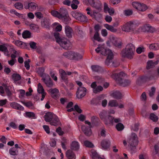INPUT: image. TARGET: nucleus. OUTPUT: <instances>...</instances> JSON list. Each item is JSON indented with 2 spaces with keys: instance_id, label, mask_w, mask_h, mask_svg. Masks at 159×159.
<instances>
[{
  "instance_id": "obj_1",
  "label": "nucleus",
  "mask_w": 159,
  "mask_h": 159,
  "mask_svg": "<svg viewBox=\"0 0 159 159\" xmlns=\"http://www.w3.org/2000/svg\"><path fill=\"white\" fill-rule=\"evenodd\" d=\"M125 75V74L121 72L119 73H113L111 76L115 77V79L116 80L117 83L123 87H125L129 85L131 83V81L128 79H125L123 77Z\"/></svg>"
},
{
  "instance_id": "obj_2",
  "label": "nucleus",
  "mask_w": 159,
  "mask_h": 159,
  "mask_svg": "<svg viewBox=\"0 0 159 159\" xmlns=\"http://www.w3.org/2000/svg\"><path fill=\"white\" fill-rule=\"evenodd\" d=\"M135 51L134 45L129 43L127 45L125 50H122L121 55L123 57L131 59L133 58Z\"/></svg>"
},
{
  "instance_id": "obj_3",
  "label": "nucleus",
  "mask_w": 159,
  "mask_h": 159,
  "mask_svg": "<svg viewBox=\"0 0 159 159\" xmlns=\"http://www.w3.org/2000/svg\"><path fill=\"white\" fill-rule=\"evenodd\" d=\"M95 50L97 53H98L101 52L102 55L107 56L105 61V63L107 66H109L110 61H111V60L114 57L113 53L109 49H105L103 48L100 47H98L97 48L95 49Z\"/></svg>"
},
{
  "instance_id": "obj_4",
  "label": "nucleus",
  "mask_w": 159,
  "mask_h": 159,
  "mask_svg": "<svg viewBox=\"0 0 159 159\" xmlns=\"http://www.w3.org/2000/svg\"><path fill=\"white\" fill-rule=\"evenodd\" d=\"M127 142L130 146L131 149L134 151L139 143L137 135L134 133H132L130 138L127 140Z\"/></svg>"
},
{
  "instance_id": "obj_5",
  "label": "nucleus",
  "mask_w": 159,
  "mask_h": 159,
  "mask_svg": "<svg viewBox=\"0 0 159 159\" xmlns=\"http://www.w3.org/2000/svg\"><path fill=\"white\" fill-rule=\"evenodd\" d=\"M136 25L131 22H129L125 24L123 26L122 29L123 31L126 32L134 31L135 33H137L139 31L136 30Z\"/></svg>"
},
{
  "instance_id": "obj_6",
  "label": "nucleus",
  "mask_w": 159,
  "mask_h": 159,
  "mask_svg": "<svg viewBox=\"0 0 159 159\" xmlns=\"http://www.w3.org/2000/svg\"><path fill=\"white\" fill-rule=\"evenodd\" d=\"M51 13L53 16L59 19L62 18L68 15L67 10L64 8H61L59 11L52 10L51 11Z\"/></svg>"
},
{
  "instance_id": "obj_7",
  "label": "nucleus",
  "mask_w": 159,
  "mask_h": 159,
  "mask_svg": "<svg viewBox=\"0 0 159 159\" xmlns=\"http://www.w3.org/2000/svg\"><path fill=\"white\" fill-rule=\"evenodd\" d=\"M85 123L88 124L89 126H87L85 125H83L81 127L82 130L86 136H90L92 134V131L91 129V128L92 127L91 123L88 120H86L85 121Z\"/></svg>"
},
{
  "instance_id": "obj_8",
  "label": "nucleus",
  "mask_w": 159,
  "mask_h": 159,
  "mask_svg": "<svg viewBox=\"0 0 159 159\" xmlns=\"http://www.w3.org/2000/svg\"><path fill=\"white\" fill-rule=\"evenodd\" d=\"M87 89L84 87H79L76 93V96L78 99L82 98L86 94Z\"/></svg>"
},
{
  "instance_id": "obj_9",
  "label": "nucleus",
  "mask_w": 159,
  "mask_h": 159,
  "mask_svg": "<svg viewBox=\"0 0 159 159\" xmlns=\"http://www.w3.org/2000/svg\"><path fill=\"white\" fill-rule=\"evenodd\" d=\"M89 3L92 7L97 10L100 11L101 9L102 4L99 0H87Z\"/></svg>"
},
{
  "instance_id": "obj_10",
  "label": "nucleus",
  "mask_w": 159,
  "mask_h": 159,
  "mask_svg": "<svg viewBox=\"0 0 159 159\" xmlns=\"http://www.w3.org/2000/svg\"><path fill=\"white\" fill-rule=\"evenodd\" d=\"M139 30L143 32H148L151 33H153L155 31V29L149 25H146L140 27Z\"/></svg>"
},
{
  "instance_id": "obj_11",
  "label": "nucleus",
  "mask_w": 159,
  "mask_h": 159,
  "mask_svg": "<svg viewBox=\"0 0 159 159\" xmlns=\"http://www.w3.org/2000/svg\"><path fill=\"white\" fill-rule=\"evenodd\" d=\"M104 99V96L102 95H100L96 98H93L91 101V104L95 106L100 105L102 100Z\"/></svg>"
},
{
  "instance_id": "obj_12",
  "label": "nucleus",
  "mask_w": 159,
  "mask_h": 159,
  "mask_svg": "<svg viewBox=\"0 0 159 159\" xmlns=\"http://www.w3.org/2000/svg\"><path fill=\"white\" fill-rule=\"evenodd\" d=\"M42 80L47 86L48 87H52L53 83L49 75L45 74L43 77Z\"/></svg>"
},
{
  "instance_id": "obj_13",
  "label": "nucleus",
  "mask_w": 159,
  "mask_h": 159,
  "mask_svg": "<svg viewBox=\"0 0 159 159\" xmlns=\"http://www.w3.org/2000/svg\"><path fill=\"white\" fill-rule=\"evenodd\" d=\"M67 39L66 38H61L57 43L64 49H68L70 48L69 44L67 43Z\"/></svg>"
},
{
  "instance_id": "obj_14",
  "label": "nucleus",
  "mask_w": 159,
  "mask_h": 159,
  "mask_svg": "<svg viewBox=\"0 0 159 159\" xmlns=\"http://www.w3.org/2000/svg\"><path fill=\"white\" fill-rule=\"evenodd\" d=\"M76 16L75 18L78 20L82 22H87L88 19L87 17L80 13H77L75 14Z\"/></svg>"
},
{
  "instance_id": "obj_15",
  "label": "nucleus",
  "mask_w": 159,
  "mask_h": 159,
  "mask_svg": "<svg viewBox=\"0 0 159 159\" xmlns=\"http://www.w3.org/2000/svg\"><path fill=\"white\" fill-rule=\"evenodd\" d=\"M110 40L113 45L116 47L120 48L121 45V42L118 41L117 38L113 36H111L110 37Z\"/></svg>"
},
{
  "instance_id": "obj_16",
  "label": "nucleus",
  "mask_w": 159,
  "mask_h": 159,
  "mask_svg": "<svg viewBox=\"0 0 159 159\" xmlns=\"http://www.w3.org/2000/svg\"><path fill=\"white\" fill-rule=\"evenodd\" d=\"M65 32L68 38H71L72 37L73 31L71 27L67 25H66L65 27Z\"/></svg>"
},
{
  "instance_id": "obj_17",
  "label": "nucleus",
  "mask_w": 159,
  "mask_h": 159,
  "mask_svg": "<svg viewBox=\"0 0 159 159\" xmlns=\"http://www.w3.org/2000/svg\"><path fill=\"white\" fill-rule=\"evenodd\" d=\"M56 116L51 112H47L44 116L45 120L47 122H50Z\"/></svg>"
},
{
  "instance_id": "obj_18",
  "label": "nucleus",
  "mask_w": 159,
  "mask_h": 159,
  "mask_svg": "<svg viewBox=\"0 0 159 159\" xmlns=\"http://www.w3.org/2000/svg\"><path fill=\"white\" fill-rule=\"evenodd\" d=\"M10 106L13 108L19 111H23L24 108L20 104L16 102H12L10 103Z\"/></svg>"
},
{
  "instance_id": "obj_19",
  "label": "nucleus",
  "mask_w": 159,
  "mask_h": 159,
  "mask_svg": "<svg viewBox=\"0 0 159 159\" xmlns=\"http://www.w3.org/2000/svg\"><path fill=\"white\" fill-rule=\"evenodd\" d=\"M66 156L68 159H75L76 155L72 150L69 149L67 151L66 153Z\"/></svg>"
},
{
  "instance_id": "obj_20",
  "label": "nucleus",
  "mask_w": 159,
  "mask_h": 159,
  "mask_svg": "<svg viewBox=\"0 0 159 159\" xmlns=\"http://www.w3.org/2000/svg\"><path fill=\"white\" fill-rule=\"evenodd\" d=\"M110 145V142L109 140L103 139L101 142V146L104 149L109 148Z\"/></svg>"
},
{
  "instance_id": "obj_21",
  "label": "nucleus",
  "mask_w": 159,
  "mask_h": 159,
  "mask_svg": "<svg viewBox=\"0 0 159 159\" xmlns=\"http://www.w3.org/2000/svg\"><path fill=\"white\" fill-rule=\"evenodd\" d=\"M50 90L51 97L55 99L58 98L59 95L58 90L56 88L53 89H51Z\"/></svg>"
},
{
  "instance_id": "obj_22",
  "label": "nucleus",
  "mask_w": 159,
  "mask_h": 159,
  "mask_svg": "<svg viewBox=\"0 0 159 159\" xmlns=\"http://www.w3.org/2000/svg\"><path fill=\"white\" fill-rule=\"evenodd\" d=\"M49 19L47 18H45L41 21V25L44 28L49 29L50 24Z\"/></svg>"
},
{
  "instance_id": "obj_23",
  "label": "nucleus",
  "mask_w": 159,
  "mask_h": 159,
  "mask_svg": "<svg viewBox=\"0 0 159 159\" xmlns=\"http://www.w3.org/2000/svg\"><path fill=\"white\" fill-rule=\"evenodd\" d=\"M80 148V145L78 142L74 141H73L70 144V149L71 150L78 151Z\"/></svg>"
},
{
  "instance_id": "obj_24",
  "label": "nucleus",
  "mask_w": 159,
  "mask_h": 159,
  "mask_svg": "<svg viewBox=\"0 0 159 159\" xmlns=\"http://www.w3.org/2000/svg\"><path fill=\"white\" fill-rule=\"evenodd\" d=\"M59 71L61 79L66 83H68V78L66 72L62 69L60 70Z\"/></svg>"
},
{
  "instance_id": "obj_25",
  "label": "nucleus",
  "mask_w": 159,
  "mask_h": 159,
  "mask_svg": "<svg viewBox=\"0 0 159 159\" xmlns=\"http://www.w3.org/2000/svg\"><path fill=\"white\" fill-rule=\"evenodd\" d=\"M50 124L52 125L57 126L58 125H60L61 123L58 117L56 116H55L53 120H52L50 122Z\"/></svg>"
},
{
  "instance_id": "obj_26",
  "label": "nucleus",
  "mask_w": 159,
  "mask_h": 159,
  "mask_svg": "<svg viewBox=\"0 0 159 159\" xmlns=\"http://www.w3.org/2000/svg\"><path fill=\"white\" fill-rule=\"evenodd\" d=\"M158 60H157L154 62H153L152 60L148 61L147 62V66H146L147 69H149L151 68L154 67L156 65L158 64Z\"/></svg>"
},
{
  "instance_id": "obj_27",
  "label": "nucleus",
  "mask_w": 159,
  "mask_h": 159,
  "mask_svg": "<svg viewBox=\"0 0 159 159\" xmlns=\"http://www.w3.org/2000/svg\"><path fill=\"white\" fill-rule=\"evenodd\" d=\"M111 95L113 98L117 99H120L123 97L121 93L119 91L114 92Z\"/></svg>"
},
{
  "instance_id": "obj_28",
  "label": "nucleus",
  "mask_w": 159,
  "mask_h": 159,
  "mask_svg": "<svg viewBox=\"0 0 159 159\" xmlns=\"http://www.w3.org/2000/svg\"><path fill=\"white\" fill-rule=\"evenodd\" d=\"M114 117L112 116H108L106 117L105 120H104V122L106 125L111 124L113 125V122Z\"/></svg>"
},
{
  "instance_id": "obj_29",
  "label": "nucleus",
  "mask_w": 159,
  "mask_h": 159,
  "mask_svg": "<svg viewBox=\"0 0 159 159\" xmlns=\"http://www.w3.org/2000/svg\"><path fill=\"white\" fill-rule=\"evenodd\" d=\"M91 68L93 71L95 72H100L102 70V68L98 65H92L91 66Z\"/></svg>"
},
{
  "instance_id": "obj_30",
  "label": "nucleus",
  "mask_w": 159,
  "mask_h": 159,
  "mask_svg": "<svg viewBox=\"0 0 159 159\" xmlns=\"http://www.w3.org/2000/svg\"><path fill=\"white\" fill-rule=\"evenodd\" d=\"M12 78L14 83H16V82L20 80L21 79L20 75L18 74H13L12 75Z\"/></svg>"
},
{
  "instance_id": "obj_31",
  "label": "nucleus",
  "mask_w": 159,
  "mask_h": 159,
  "mask_svg": "<svg viewBox=\"0 0 159 159\" xmlns=\"http://www.w3.org/2000/svg\"><path fill=\"white\" fill-rule=\"evenodd\" d=\"M72 60H78L82 59V57L80 54L75 52H73V56H72Z\"/></svg>"
},
{
  "instance_id": "obj_32",
  "label": "nucleus",
  "mask_w": 159,
  "mask_h": 159,
  "mask_svg": "<svg viewBox=\"0 0 159 159\" xmlns=\"http://www.w3.org/2000/svg\"><path fill=\"white\" fill-rule=\"evenodd\" d=\"M104 26L108 30L112 32H116L117 31V29L114 28L113 25H109L107 24L104 25Z\"/></svg>"
},
{
  "instance_id": "obj_33",
  "label": "nucleus",
  "mask_w": 159,
  "mask_h": 159,
  "mask_svg": "<svg viewBox=\"0 0 159 159\" xmlns=\"http://www.w3.org/2000/svg\"><path fill=\"white\" fill-rule=\"evenodd\" d=\"M7 45V44H3L0 45V51L3 52L5 54L6 52H8Z\"/></svg>"
},
{
  "instance_id": "obj_34",
  "label": "nucleus",
  "mask_w": 159,
  "mask_h": 159,
  "mask_svg": "<svg viewBox=\"0 0 159 159\" xmlns=\"http://www.w3.org/2000/svg\"><path fill=\"white\" fill-rule=\"evenodd\" d=\"M108 106L111 107H116L119 106V104L116 100H113L109 102Z\"/></svg>"
},
{
  "instance_id": "obj_35",
  "label": "nucleus",
  "mask_w": 159,
  "mask_h": 159,
  "mask_svg": "<svg viewBox=\"0 0 159 159\" xmlns=\"http://www.w3.org/2000/svg\"><path fill=\"white\" fill-rule=\"evenodd\" d=\"M9 153L11 155L16 156L18 154V152L16 149L14 147H12L10 149Z\"/></svg>"
},
{
  "instance_id": "obj_36",
  "label": "nucleus",
  "mask_w": 159,
  "mask_h": 159,
  "mask_svg": "<svg viewBox=\"0 0 159 159\" xmlns=\"http://www.w3.org/2000/svg\"><path fill=\"white\" fill-rule=\"evenodd\" d=\"M153 77L152 76H151L149 77L145 76L141 77L138 80V82L139 81H149L153 78ZM137 84H138V82H137Z\"/></svg>"
},
{
  "instance_id": "obj_37",
  "label": "nucleus",
  "mask_w": 159,
  "mask_h": 159,
  "mask_svg": "<svg viewBox=\"0 0 159 159\" xmlns=\"http://www.w3.org/2000/svg\"><path fill=\"white\" fill-rule=\"evenodd\" d=\"M28 4L29 10L31 11L36 10V7H38L37 4L34 2H31L29 3Z\"/></svg>"
},
{
  "instance_id": "obj_38",
  "label": "nucleus",
  "mask_w": 159,
  "mask_h": 159,
  "mask_svg": "<svg viewBox=\"0 0 159 159\" xmlns=\"http://www.w3.org/2000/svg\"><path fill=\"white\" fill-rule=\"evenodd\" d=\"M73 52H66L63 54V55L66 58L72 60Z\"/></svg>"
},
{
  "instance_id": "obj_39",
  "label": "nucleus",
  "mask_w": 159,
  "mask_h": 159,
  "mask_svg": "<svg viewBox=\"0 0 159 159\" xmlns=\"http://www.w3.org/2000/svg\"><path fill=\"white\" fill-rule=\"evenodd\" d=\"M103 90V88L101 86H98L96 88L93 89V93H100Z\"/></svg>"
},
{
  "instance_id": "obj_40",
  "label": "nucleus",
  "mask_w": 159,
  "mask_h": 159,
  "mask_svg": "<svg viewBox=\"0 0 159 159\" xmlns=\"http://www.w3.org/2000/svg\"><path fill=\"white\" fill-rule=\"evenodd\" d=\"M22 36L25 39L30 38L31 36V33L28 30H25L23 33Z\"/></svg>"
},
{
  "instance_id": "obj_41",
  "label": "nucleus",
  "mask_w": 159,
  "mask_h": 159,
  "mask_svg": "<svg viewBox=\"0 0 159 159\" xmlns=\"http://www.w3.org/2000/svg\"><path fill=\"white\" fill-rule=\"evenodd\" d=\"M149 118L154 122H157L158 119V117L153 113L150 114Z\"/></svg>"
},
{
  "instance_id": "obj_42",
  "label": "nucleus",
  "mask_w": 159,
  "mask_h": 159,
  "mask_svg": "<svg viewBox=\"0 0 159 159\" xmlns=\"http://www.w3.org/2000/svg\"><path fill=\"white\" fill-rule=\"evenodd\" d=\"M149 48L151 49L156 50L159 49V45L157 43L152 44L149 46Z\"/></svg>"
},
{
  "instance_id": "obj_43",
  "label": "nucleus",
  "mask_w": 159,
  "mask_h": 159,
  "mask_svg": "<svg viewBox=\"0 0 159 159\" xmlns=\"http://www.w3.org/2000/svg\"><path fill=\"white\" fill-rule=\"evenodd\" d=\"M147 9L148 7L145 5L140 3L139 7L138 10L141 11H145Z\"/></svg>"
},
{
  "instance_id": "obj_44",
  "label": "nucleus",
  "mask_w": 159,
  "mask_h": 159,
  "mask_svg": "<svg viewBox=\"0 0 159 159\" xmlns=\"http://www.w3.org/2000/svg\"><path fill=\"white\" fill-rule=\"evenodd\" d=\"M96 80L98 83L100 84H102L105 82V80L103 78H102L101 76H96L95 77Z\"/></svg>"
},
{
  "instance_id": "obj_45",
  "label": "nucleus",
  "mask_w": 159,
  "mask_h": 159,
  "mask_svg": "<svg viewBox=\"0 0 159 159\" xmlns=\"http://www.w3.org/2000/svg\"><path fill=\"white\" fill-rule=\"evenodd\" d=\"M116 128L118 131H120L124 129V126L122 124L118 123L116 125Z\"/></svg>"
},
{
  "instance_id": "obj_46",
  "label": "nucleus",
  "mask_w": 159,
  "mask_h": 159,
  "mask_svg": "<svg viewBox=\"0 0 159 159\" xmlns=\"http://www.w3.org/2000/svg\"><path fill=\"white\" fill-rule=\"evenodd\" d=\"M106 112L105 111H102L99 114L100 118L104 121V120H105L106 117Z\"/></svg>"
},
{
  "instance_id": "obj_47",
  "label": "nucleus",
  "mask_w": 159,
  "mask_h": 159,
  "mask_svg": "<svg viewBox=\"0 0 159 159\" xmlns=\"http://www.w3.org/2000/svg\"><path fill=\"white\" fill-rule=\"evenodd\" d=\"M84 143L85 146L87 147L92 148L94 147L93 144L89 141H84Z\"/></svg>"
},
{
  "instance_id": "obj_48",
  "label": "nucleus",
  "mask_w": 159,
  "mask_h": 159,
  "mask_svg": "<svg viewBox=\"0 0 159 159\" xmlns=\"http://www.w3.org/2000/svg\"><path fill=\"white\" fill-rule=\"evenodd\" d=\"M92 153V157L93 159H96L97 158L98 159L99 157L100 156L97 152L95 151H93L91 152Z\"/></svg>"
},
{
  "instance_id": "obj_49",
  "label": "nucleus",
  "mask_w": 159,
  "mask_h": 159,
  "mask_svg": "<svg viewBox=\"0 0 159 159\" xmlns=\"http://www.w3.org/2000/svg\"><path fill=\"white\" fill-rule=\"evenodd\" d=\"M14 6L16 8L19 10L22 9L23 8V4L20 2L15 3L14 4Z\"/></svg>"
},
{
  "instance_id": "obj_50",
  "label": "nucleus",
  "mask_w": 159,
  "mask_h": 159,
  "mask_svg": "<svg viewBox=\"0 0 159 159\" xmlns=\"http://www.w3.org/2000/svg\"><path fill=\"white\" fill-rule=\"evenodd\" d=\"M61 19H62L66 24H68L70 20V19L68 15L65 16V17H63V18H61Z\"/></svg>"
},
{
  "instance_id": "obj_51",
  "label": "nucleus",
  "mask_w": 159,
  "mask_h": 159,
  "mask_svg": "<svg viewBox=\"0 0 159 159\" xmlns=\"http://www.w3.org/2000/svg\"><path fill=\"white\" fill-rule=\"evenodd\" d=\"M94 39L95 40H96L99 42H102V40L101 39L99 36V34L98 32H96L94 37Z\"/></svg>"
},
{
  "instance_id": "obj_52",
  "label": "nucleus",
  "mask_w": 159,
  "mask_h": 159,
  "mask_svg": "<svg viewBox=\"0 0 159 159\" xmlns=\"http://www.w3.org/2000/svg\"><path fill=\"white\" fill-rule=\"evenodd\" d=\"M38 92L39 93H42L44 92V89L43 88L41 84L39 83L38 84Z\"/></svg>"
},
{
  "instance_id": "obj_53",
  "label": "nucleus",
  "mask_w": 159,
  "mask_h": 159,
  "mask_svg": "<svg viewBox=\"0 0 159 159\" xmlns=\"http://www.w3.org/2000/svg\"><path fill=\"white\" fill-rule=\"evenodd\" d=\"M156 91V88L154 87L151 88V91L149 92V95L151 97H152L155 93Z\"/></svg>"
},
{
  "instance_id": "obj_54",
  "label": "nucleus",
  "mask_w": 159,
  "mask_h": 159,
  "mask_svg": "<svg viewBox=\"0 0 159 159\" xmlns=\"http://www.w3.org/2000/svg\"><path fill=\"white\" fill-rule=\"evenodd\" d=\"M30 60L29 59H28L27 61H25L24 62L25 66L27 70H29L30 69Z\"/></svg>"
},
{
  "instance_id": "obj_55",
  "label": "nucleus",
  "mask_w": 159,
  "mask_h": 159,
  "mask_svg": "<svg viewBox=\"0 0 159 159\" xmlns=\"http://www.w3.org/2000/svg\"><path fill=\"white\" fill-rule=\"evenodd\" d=\"M30 27L31 30H34V31H37L39 28L38 26L34 24H31L30 25Z\"/></svg>"
},
{
  "instance_id": "obj_56",
  "label": "nucleus",
  "mask_w": 159,
  "mask_h": 159,
  "mask_svg": "<svg viewBox=\"0 0 159 159\" xmlns=\"http://www.w3.org/2000/svg\"><path fill=\"white\" fill-rule=\"evenodd\" d=\"M136 51L138 54H140L144 51V48L143 47H139L136 49Z\"/></svg>"
},
{
  "instance_id": "obj_57",
  "label": "nucleus",
  "mask_w": 159,
  "mask_h": 159,
  "mask_svg": "<svg viewBox=\"0 0 159 159\" xmlns=\"http://www.w3.org/2000/svg\"><path fill=\"white\" fill-rule=\"evenodd\" d=\"M29 45L30 47L33 49H36L37 48V43L34 42H30L29 43Z\"/></svg>"
},
{
  "instance_id": "obj_58",
  "label": "nucleus",
  "mask_w": 159,
  "mask_h": 159,
  "mask_svg": "<svg viewBox=\"0 0 159 159\" xmlns=\"http://www.w3.org/2000/svg\"><path fill=\"white\" fill-rule=\"evenodd\" d=\"M21 102L25 106L29 108L32 107L33 105L32 103L31 102H24L21 101Z\"/></svg>"
},
{
  "instance_id": "obj_59",
  "label": "nucleus",
  "mask_w": 159,
  "mask_h": 159,
  "mask_svg": "<svg viewBox=\"0 0 159 159\" xmlns=\"http://www.w3.org/2000/svg\"><path fill=\"white\" fill-rule=\"evenodd\" d=\"M125 15L126 16H129L132 15L133 11L132 10H125L124 11Z\"/></svg>"
},
{
  "instance_id": "obj_60",
  "label": "nucleus",
  "mask_w": 159,
  "mask_h": 159,
  "mask_svg": "<svg viewBox=\"0 0 159 159\" xmlns=\"http://www.w3.org/2000/svg\"><path fill=\"white\" fill-rule=\"evenodd\" d=\"M63 139L64 140V141L63 142H61V145L62 148L65 150H66V144H67V140L64 138H63Z\"/></svg>"
},
{
  "instance_id": "obj_61",
  "label": "nucleus",
  "mask_w": 159,
  "mask_h": 159,
  "mask_svg": "<svg viewBox=\"0 0 159 159\" xmlns=\"http://www.w3.org/2000/svg\"><path fill=\"white\" fill-rule=\"evenodd\" d=\"M37 72L38 74L42 77L44 72V69L43 67L39 68Z\"/></svg>"
},
{
  "instance_id": "obj_62",
  "label": "nucleus",
  "mask_w": 159,
  "mask_h": 159,
  "mask_svg": "<svg viewBox=\"0 0 159 159\" xmlns=\"http://www.w3.org/2000/svg\"><path fill=\"white\" fill-rule=\"evenodd\" d=\"M56 131L60 135H62L64 134V132L62 131L61 128L60 127H58L56 129Z\"/></svg>"
},
{
  "instance_id": "obj_63",
  "label": "nucleus",
  "mask_w": 159,
  "mask_h": 159,
  "mask_svg": "<svg viewBox=\"0 0 159 159\" xmlns=\"http://www.w3.org/2000/svg\"><path fill=\"white\" fill-rule=\"evenodd\" d=\"M74 109L79 113H80L82 112V110L80 108L79 106L77 104L75 105V106Z\"/></svg>"
},
{
  "instance_id": "obj_64",
  "label": "nucleus",
  "mask_w": 159,
  "mask_h": 159,
  "mask_svg": "<svg viewBox=\"0 0 159 159\" xmlns=\"http://www.w3.org/2000/svg\"><path fill=\"white\" fill-rule=\"evenodd\" d=\"M25 114L26 116L29 118L34 117L35 116V114L32 112H27L25 113Z\"/></svg>"
}]
</instances>
